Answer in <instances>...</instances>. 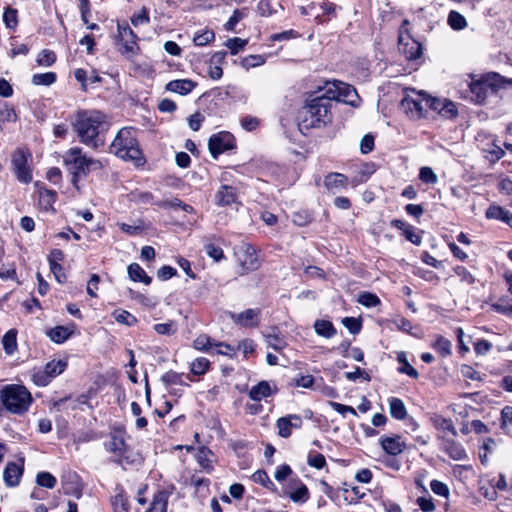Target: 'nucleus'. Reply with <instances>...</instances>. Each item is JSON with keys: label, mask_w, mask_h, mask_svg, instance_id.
<instances>
[{"label": "nucleus", "mask_w": 512, "mask_h": 512, "mask_svg": "<svg viewBox=\"0 0 512 512\" xmlns=\"http://www.w3.org/2000/svg\"><path fill=\"white\" fill-rule=\"evenodd\" d=\"M72 126L84 145L92 149L104 146L103 133L109 128L104 113L97 110L78 111Z\"/></svg>", "instance_id": "nucleus-1"}, {"label": "nucleus", "mask_w": 512, "mask_h": 512, "mask_svg": "<svg viewBox=\"0 0 512 512\" xmlns=\"http://www.w3.org/2000/svg\"><path fill=\"white\" fill-rule=\"evenodd\" d=\"M333 97H335V94L323 92L321 95L306 101L298 114V127L303 135H306L312 128L325 126L330 122Z\"/></svg>", "instance_id": "nucleus-2"}, {"label": "nucleus", "mask_w": 512, "mask_h": 512, "mask_svg": "<svg viewBox=\"0 0 512 512\" xmlns=\"http://www.w3.org/2000/svg\"><path fill=\"white\" fill-rule=\"evenodd\" d=\"M110 152L123 160L133 161L139 165L143 157L138 146L135 129L131 127L120 129L110 145Z\"/></svg>", "instance_id": "nucleus-3"}, {"label": "nucleus", "mask_w": 512, "mask_h": 512, "mask_svg": "<svg viewBox=\"0 0 512 512\" xmlns=\"http://www.w3.org/2000/svg\"><path fill=\"white\" fill-rule=\"evenodd\" d=\"M63 163L72 174V184L77 187L81 176H87L91 170L102 168L99 160L89 158L83 154L80 147H72L63 155Z\"/></svg>", "instance_id": "nucleus-4"}, {"label": "nucleus", "mask_w": 512, "mask_h": 512, "mask_svg": "<svg viewBox=\"0 0 512 512\" xmlns=\"http://www.w3.org/2000/svg\"><path fill=\"white\" fill-rule=\"evenodd\" d=\"M32 402L31 393L22 385L10 384L0 390V403L8 412L21 415Z\"/></svg>", "instance_id": "nucleus-5"}, {"label": "nucleus", "mask_w": 512, "mask_h": 512, "mask_svg": "<svg viewBox=\"0 0 512 512\" xmlns=\"http://www.w3.org/2000/svg\"><path fill=\"white\" fill-rule=\"evenodd\" d=\"M117 32V41L120 45L118 51L126 59L133 60L140 53V47L137 43L138 36L128 24L118 23Z\"/></svg>", "instance_id": "nucleus-6"}, {"label": "nucleus", "mask_w": 512, "mask_h": 512, "mask_svg": "<svg viewBox=\"0 0 512 512\" xmlns=\"http://www.w3.org/2000/svg\"><path fill=\"white\" fill-rule=\"evenodd\" d=\"M500 81H503V78L497 73H492L486 78L472 82L470 91L473 94V100L479 104L484 103L489 94L496 92Z\"/></svg>", "instance_id": "nucleus-7"}, {"label": "nucleus", "mask_w": 512, "mask_h": 512, "mask_svg": "<svg viewBox=\"0 0 512 512\" xmlns=\"http://www.w3.org/2000/svg\"><path fill=\"white\" fill-rule=\"evenodd\" d=\"M237 262L244 271H254L259 268V261L255 249L248 243H241L234 248Z\"/></svg>", "instance_id": "nucleus-8"}, {"label": "nucleus", "mask_w": 512, "mask_h": 512, "mask_svg": "<svg viewBox=\"0 0 512 512\" xmlns=\"http://www.w3.org/2000/svg\"><path fill=\"white\" fill-rule=\"evenodd\" d=\"M30 153L24 149H18L12 155V165L17 179L22 183H30L32 181L31 170L28 166Z\"/></svg>", "instance_id": "nucleus-9"}, {"label": "nucleus", "mask_w": 512, "mask_h": 512, "mask_svg": "<svg viewBox=\"0 0 512 512\" xmlns=\"http://www.w3.org/2000/svg\"><path fill=\"white\" fill-rule=\"evenodd\" d=\"M208 148L212 157L217 159L220 154L235 148L234 136L229 132L213 134L209 138Z\"/></svg>", "instance_id": "nucleus-10"}, {"label": "nucleus", "mask_w": 512, "mask_h": 512, "mask_svg": "<svg viewBox=\"0 0 512 512\" xmlns=\"http://www.w3.org/2000/svg\"><path fill=\"white\" fill-rule=\"evenodd\" d=\"M426 97L427 95L424 93L418 94L417 98L406 96L401 100V109L411 119H419L424 115V112L427 111V106L425 105Z\"/></svg>", "instance_id": "nucleus-11"}, {"label": "nucleus", "mask_w": 512, "mask_h": 512, "mask_svg": "<svg viewBox=\"0 0 512 512\" xmlns=\"http://www.w3.org/2000/svg\"><path fill=\"white\" fill-rule=\"evenodd\" d=\"M324 92H331L335 94V97H333L332 100L343 101L350 104L353 103L352 97L357 96V92L354 87L342 82H328Z\"/></svg>", "instance_id": "nucleus-12"}, {"label": "nucleus", "mask_w": 512, "mask_h": 512, "mask_svg": "<svg viewBox=\"0 0 512 512\" xmlns=\"http://www.w3.org/2000/svg\"><path fill=\"white\" fill-rule=\"evenodd\" d=\"M399 50L408 60H416L423 53L422 44L409 36L405 37L402 32L399 35Z\"/></svg>", "instance_id": "nucleus-13"}, {"label": "nucleus", "mask_w": 512, "mask_h": 512, "mask_svg": "<svg viewBox=\"0 0 512 512\" xmlns=\"http://www.w3.org/2000/svg\"><path fill=\"white\" fill-rule=\"evenodd\" d=\"M104 446L105 449L113 455L115 462H122L127 451V445L121 435L112 434L110 438L104 443Z\"/></svg>", "instance_id": "nucleus-14"}, {"label": "nucleus", "mask_w": 512, "mask_h": 512, "mask_svg": "<svg viewBox=\"0 0 512 512\" xmlns=\"http://www.w3.org/2000/svg\"><path fill=\"white\" fill-rule=\"evenodd\" d=\"M302 426V418L297 414H289L281 417L276 422L278 435L282 438H288L292 434V429H299Z\"/></svg>", "instance_id": "nucleus-15"}, {"label": "nucleus", "mask_w": 512, "mask_h": 512, "mask_svg": "<svg viewBox=\"0 0 512 512\" xmlns=\"http://www.w3.org/2000/svg\"><path fill=\"white\" fill-rule=\"evenodd\" d=\"M284 495L295 503H305L309 499V490L304 483L296 478L284 489Z\"/></svg>", "instance_id": "nucleus-16"}, {"label": "nucleus", "mask_w": 512, "mask_h": 512, "mask_svg": "<svg viewBox=\"0 0 512 512\" xmlns=\"http://www.w3.org/2000/svg\"><path fill=\"white\" fill-rule=\"evenodd\" d=\"M62 487L66 495L76 498L82 495V483L75 472H68L62 477Z\"/></svg>", "instance_id": "nucleus-17"}, {"label": "nucleus", "mask_w": 512, "mask_h": 512, "mask_svg": "<svg viewBox=\"0 0 512 512\" xmlns=\"http://www.w3.org/2000/svg\"><path fill=\"white\" fill-rule=\"evenodd\" d=\"M23 462L17 464L15 462L7 463L3 471V479L8 487H16L19 485L23 475Z\"/></svg>", "instance_id": "nucleus-18"}, {"label": "nucleus", "mask_w": 512, "mask_h": 512, "mask_svg": "<svg viewBox=\"0 0 512 512\" xmlns=\"http://www.w3.org/2000/svg\"><path fill=\"white\" fill-rule=\"evenodd\" d=\"M259 309H247L239 314L231 313V319L244 327H256L259 324Z\"/></svg>", "instance_id": "nucleus-19"}, {"label": "nucleus", "mask_w": 512, "mask_h": 512, "mask_svg": "<svg viewBox=\"0 0 512 512\" xmlns=\"http://www.w3.org/2000/svg\"><path fill=\"white\" fill-rule=\"evenodd\" d=\"M238 196L236 188L230 185H221L215 193L214 201L218 206H228L236 202Z\"/></svg>", "instance_id": "nucleus-20"}, {"label": "nucleus", "mask_w": 512, "mask_h": 512, "mask_svg": "<svg viewBox=\"0 0 512 512\" xmlns=\"http://www.w3.org/2000/svg\"><path fill=\"white\" fill-rule=\"evenodd\" d=\"M380 444L382 449L393 456H396L404 451L406 448L405 442L402 440L401 436H386L380 438Z\"/></svg>", "instance_id": "nucleus-21"}, {"label": "nucleus", "mask_w": 512, "mask_h": 512, "mask_svg": "<svg viewBox=\"0 0 512 512\" xmlns=\"http://www.w3.org/2000/svg\"><path fill=\"white\" fill-rule=\"evenodd\" d=\"M347 185L348 178L341 173L331 172L324 178V186L331 193H336L339 190L346 188Z\"/></svg>", "instance_id": "nucleus-22"}, {"label": "nucleus", "mask_w": 512, "mask_h": 512, "mask_svg": "<svg viewBox=\"0 0 512 512\" xmlns=\"http://www.w3.org/2000/svg\"><path fill=\"white\" fill-rule=\"evenodd\" d=\"M276 392V387L272 389L269 382L263 380L251 387V389L249 390V397L251 400L259 402Z\"/></svg>", "instance_id": "nucleus-23"}, {"label": "nucleus", "mask_w": 512, "mask_h": 512, "mask_svg": "<svg viewBox=\"0 0 512 512\" xmlns=\"http://www.w3.org/2000/svg\"><path fill=\"white\" fill-rule=\"evenodd\" d=\"M443 450L453 459V460H464L467 458V453L464 447L456 442L454 439L444 438L442 442Z\"/></svg>", "instance_id": "nucleus-24"}, {"label": "nucleus", "mask_w": 512, "mask_h": 512, "mask_svg": "<svg viewBox=\"0 0 512 512\" xmlns=\"http://www.w3.org/2000/svg\"><path fill=\"white\" fill-rule=\"evenodd\" d=\"M197 83L190 79L172 80L166 84V90L179 95H187L196 87Z\"/></svg>", "instance_id": "nucleus-25"}, {"label": "nucleus", "mask_w": 512, "mask_h": 512, "mask_svg": "<svg viewBox=\"0 0 512 512\" xmlns=\"http://www.w3.org/2000/svg\"><path fill=\"white\" fill-rule=\"evenodd\" d=\"M485 216L488 219L501 220L502 222L512 227V213L501 206H489L488 209L486 210Z\"/></svg>", "instance_id": "nucleus-26"}, {"label": "nucleus", "mask_w": 512, "mask_h": 512, "mask_svg": "<svg viewBox=\"0 0 512 512\" xmlns=\"http://www.w3.org/2000/svg\"><path fill=\"white\" fill-rule=\"evenodd\" d=\"M169 496L170 493L168 491H158L154 495L151 506L146 512H167Z\"/></svg>", "instance_id": "nucleus-27"}, {"label": "nucleus", "mask_w": 512, "mask_h": 512, "mask_svg": "<svg viewBox=\"0 0 512 512\" xmlns=\"http://www.w3.org/2000/svg\"><path fill=\"white\" fill-rule=\"evenodd\" d=\"M127 272L129 278L134 282H143L149 285L152 281L151 277L146 274L144 269L137 263H132L128 266Z\"/></svg>", "instance_id": "nucleus-28"}, {"label": "nucleus", "mask_w": 512, "mask_h": 512, "mask_svg": "<svg viewBox=\"0 0 512 512\" xmlns=\"http://www.w3.org/2000/svg\"><path fill=\"white\" fill-rule=\"evenodd\" d=\"M389 412L390 415L397 419L403 420L407 418V409L404 402L396 397H392L389 399Z\"/></svg>", "instance_id": "nucleus-29"}, {"label": "nucleus", "mask_w": 512, "mask_h": 512, "mask_svg": "<svg viewBox=\"0 0 512 512\" xmlns=\"http://www.w3.org/2000/svg\"><path fill=\"white\" fill-rule=\"evenodd\" d=\"M314 329L317 335L327 339L332 338L336 334L334 325L328 320H316L314 323Z\"/></svg>", "instance_id": "nucleus-30"}, {"label": "nucleus", "mask_w": 512, "mask_h": 512, "mask_svg": "<svg viewBox=\"0 0 512 512\" xmlns=\"http://www.w3.org/2000/svg\"><path fill=\"white\" fill-rule=\"evenodd\" d=\"M47 336L51 341L61 344L65 342L72 334V331L65 326H56L47 331Z\"/></svg>", "instance_id": "nucleus-31"}, {"label": "nucleus", "mask_w": 512, "mask_h": 512, "mask_svg": "<svg viewBox=\"0 0 512 512\" xmlns=\"http://www.w3.org/2000/svg\"><path fill=\"white\" fill-rule=\"evenodd\" d=\"M16 335V331L11 329L7 331L2 338L3 348L8 355L13 354L17 348Z\"/></svg>", "instance_id": "nucleus-32"}, {"label": "nucleus", "mask_w": 512, "mask_h": 512, "mask_svg": "<svg viewBox=\"0 0 512 512\" xmlns=\"http://www.w3.org/2000/svg\"><path fill=\"white\" fill-rule=\"evenodd\" d=\"M397 360L401 364L398 369L400 373L406 374L413 379H417L419 377V373L409 364L404 352L398 354Z\"/></svg>", "instance_id": "nucleus-33"}, {"label": "nucleus", "mask_w": 512, "mask_h": 512, "mask_svg": "<svg viewBox=\"0 0 512 512\" xmlns=\"http://www.w3.org/2000/svg\"><path fill=\"white\" fill-rule=\"evenodd\" d=\"M252 479L255 483H258L266 489L275 492L276 486L269 478L268 474L264 470H257L253 473Z\"/></svg>", "instance_id": "nucleus-34"}, {"label": "nucleus", "mask_w": 512, "mask_h": 512, "mask_svg": "<svg viewBox=\"0 0 512 512\" xmlns=\"http://www.w3.org/2000/svg\"><path fill=\"white\" fill-rule=\"evenodd\" d=\"M67 367V363L63 360H52L48 362L45 367L44 371L51 377L54 378L58 375H60L65 368Z\"/></svg>", "instance_id": "nucleus-35"}, {"label": "nucleus", "mask_w": 512, "mask_h": 512, "mask_svg": "<svg viewBox=\"0 0 512 512\" xmlns=\"http://www.w3.org/2000/svg\"><path fill=\"white\" fill-rule=\"evenodd\" d=\"M162 382L166 386H172V385H181V386H188L186 382L183 380V374L177 373L175 371H168L161 377Z\"/></svg>", "instance_id": "nucleus-36"}, {"label": "nucleus", "mask_w": 512, "mask_h": 512, "mask_svg": "<svg viewBox=\"0 0 512 512\" xmlns=\"http://www.w3.org/2000/svg\"><path fill=\"white\" fill-rule=\"evenodd\" d=\"M448 24L454 30H462L467 26L465 17L457 11L452 10L448 15Z\"/></svg>", "instance_id": "nucleus-37"}, {"label": "nucleus", "mask_w": 512, "mask_h": 512, "mask_svg": "<svg viewBox=\"0 0 512 512\" xmlns=\"http://www.w3.org/2000/svg\"><path fill=\"white\" fill-rule=\"evenodd\" d=\"M56 78L54 72L37 73L32 76V83L37 86H50L56 81Z\"/></svg>", "instance_id": "nucleus-38"}, {"label": "nucleus", "mask_w": 512, "mask_h": 512, "mask_svg": "<svg viewBox=\"0 0 512 512\" xmlns=\"http://www.w3.org/2000/svg\"><path fill=\"white\" fill-rule=\"evenodd\" d=\"M17 119L14 108L8 103H0V125L6 122H14Z\"/></svg>", "instance_id": "nucleus-39"}, {"label": "nucleus", "mask_w": 512, "mask_h": 512, "mask_svg": "<svg viewBox=\"0 0 512 512\" xmlns=\"http://www.w3.org/2000/svg\"><path fill=\"white\" fill-rule=\"evenodd\" d=\"M36 482L41 487L53 489L57 483V480L49 472H39L36 476Z\"/></svg>", "instance_id": "nucleus-40"}, {"label": "nucleus", "mask_w": 512, "mask_h": 512, "mask_svg": "<svg viewBox=\"0 0 512 512\" xmlns=\"http://www.w3.org/2000/svg\"><path fill=\"white\" fill-rule=\"evenodd\" d=\"M56 61V55L53 51L44 49L42 50L37 58L36 62L39 66L49 67Z\"/></svg>", "instance_id": "nucleus-41"}, {"label": "nucleus", "mask_w": 512, "mask_h": 512, "mask_svg": "<svg viewBox=\"0 0 512 512\" xmlns=\"http://www.w3.org/2000/svg\"><path fill=\"white\" fill-rule=\"evenodd\" d=\"M40 201L44 205L45 209L52 208V205L56 201L57 193L50 189H41L39 191Z\"/></svg>", "instance_id": "nucleus-42"}, {"label": "nucleus", "mask_w": 512, "mask_h": 512, "mask_svg": "<svg viewBox=\"0 0 512 512\" xmlns=\"http://www.w3.org/2000/svg\"><path fill=\"white\" fill-rule=\"evenodd\" d=\"M307 464L315 469H322L326 465V459L323 454L310 451L307 456Z\"/></svg>", "instance_id": "nucleus-43"}, {"label": "nucleus", "mask_w": 512, "mask_h": 512, "mask_svg": "<svg viewBox=\"0 0 512 512\" xmlns=\"http://www.w3.org/2000/svg\"><path fill=\"white\" fill-rule=\"evenodd\" d=\"M358 302L368 308L375 307L380 304L379 297L371 292H362L358 297Z\"/></svg>", "instance_id": "nucleus-44"}, {"label": "nucleus", "mask_w": 512, "mask_h": 512, "mask_svg": "<svg viewBox=\"0 0 512 512\" xmlns=\"http://www.w3.org/2000/svg\"><path fill=\"white\" fill-rule=\"evenodd\" d=\"M113 316L118 323L125 324L127 326H133L137 322V319L126 310H116L114 311Z\"/></svg>", "instance_id": "nucleus-45"}, {"label": "nucleus", "mask_w": 512, "mask_h": 512, "mask_svg": "<svg viewBox=\"0 0 512 512\" xmlns=\"http://www.w3.org/2000/svg\"><path fill=\"white\" fill-rule=\"evenodd\" d=\"M209 365L210 362L208 359L204 357L197 358L191 363V372L194 375H203L208 370Z\"/></svg>", "instance_id": "nucleus-46"}, {"label": "nucleus", "mask_w": 512, "mask_h": 512, "mask_svg": "<svg viewBox=\"0 0 512 512\" xmlns=\"http://www.w3.org/2000/svg\"><path fill=\"white\" fill-rule=\"evenodd\" d=\"M266 342L269 347L277 351L286 346L284 339L276 333V329H273V333L266 335Z\"/></svg>", "instance_id": "nucleus-47"}, {"label": "nucleus", "mask_w": 512, "mask_h": 512, "mask_svg": "<svg viewBox=\"0 0 512 512\" xmlns=\"http://www.w3.org/2000/svg\"><path fill=\"white\" fill-rule=\"evenodd\" d=\"M434 424L437 429L450 432L453 437L457 436V431H456L451 419H446L444 417H437L434 421Z\"/></svg>", "instance_id": "nucleus-48"}, {"label": "nucleus", "mask_w": 512, "mask_h": 512, "mask_svg": "<svg viewBox=\"0 0 512 512\" xmlns=\"http://www.w3.org/2000/svg\"><path fill=\"white\" fill-rule=\"evenodd\" d=\"M433 348L439 352L442 356H447L451 354V342L439 336L433 344Z\"/></svg>", "instance_id": "nucleus-49"}, {"label": "nucleus", "mask_w": 512, "mask_h": 512, "mask_svg": "<svg viewBox=\"0 0 512 512\" xmlns=\"http://www.w3.org/2000/svg\"><path fill=\"white\" fill-rule=\"evenodd\" d=\"M248 43V40L241 39L238 37L230 38L225 42L226 47L230 50L232 55H236L239 51H241L246 44Z\"/></svg>", "instance_id": "nucleus-50"}, {"label": "nucleus", "mask_w": 512, "mask_h": 512, "mask_svg": "<svg viewBox=\"0 0 512 512\" xmlns=\"http://www.w3.org/2000/svg\"><path fill=\"white\" fill-rule=\"evenodd\" d=\"M3 21L7 28L14 29L17 24V10L7 7L3 13Z\"/></svg>", "instance_id": "nucleus-51"}, {"label": "nucleus", "mask_w": 512, "mask_h": 512, "mask_svg": "<svg viewBox=\"0 0 512 512\" xmlns=\"http://www.w3.org/2000/svg\"><path fill=\"white\" fill-rule=\"evenodd\" d=\"M247 15L246 9H235L229 20L225 23L224 27L227 31L234 30L236 24Z\"/></svg>", "instance_id": "nucleus-52"}, {"label": "nucleus", "mask_w": 512, "mask_h": 512, "mask_svg": "<svg viewBox=\"0 0 512 512\" xmlns=\"http://www.w3.org/2000/svg\"><path fill=\"white\" fill-rule=\"evenodd\" d=\"M342 324L349 330L351 334H358L361 331V321L354 317H345L342 319Z\"/></svg>", "instance_id": "nucleus-53"}, {"label": "nucleus", "mask_w": 512, "mask_h": 512, "mask_svg": "<svg viewBox=\"0 0 512 512\" xmlns=\"http://www.w3.org/2000/svg\"><path fill=\"white\" fill-rule=\"evenodd\" d=\"M439 115L447 119L455 118L458 115L456 105L446 98L443 104V110H441Z\"/></svg>", "instance_id": "nucleus-54"}, {"label": "nucleus", "mask_w": 512, "mask_h": 512, "mask_svg": "<svg viewBox=\"0 0 512 512\" xmlns=\"http://www.w3.org/2000/svg\"><path fill=\"white\" fill-rule=\"evenodd\" d=\"M114 512H128L127 499L122 493H118L112 498Z\"/></svg>", "instance_id": "nucleus-55"}, {"label": "nucleus", "mask_w": 512, "mask_h": 512, "mask_svg": "<svg viewBox=\"0 0 512 512\" xmlns=\"http://www.w3.org/2000/svg\"><path fill=\"white\" fill-rule=\"evenodd\" d=\"M215 34L212 30H205L204 32L194 36V43L196 46H204L214 40Z\"/></svg>", "instance_id": "nucleus-56"}, {"label": "nucleus", "mask_w": 512, "mask_h": 512, "mask_svg": "<svg viewBox=\"0 0 512 512\" xmlns=\"http://www.w3.org/2000/svg\"><path fill=\"white\" fill-rule=\"evenodd\" d=\"M419 178L428 184H435L438 181L437 175L430 167H422L419 172Z\"/></svg>", "instance_id": "nucleus-57"}, {"label": "nucleus", "mask_w": 512, "mask_h": 512, "mask_svg": "<svg viewBox=\"0 0 512 512\" xmlns=\"http://www.w3.org/2000/svg\"><path fill=\"white\" fill-rule=\"evenodd\" d=\"M430 488L434 494L448 498L449 496V488L448 486L438 480H432L430 483Z\"/></svg>", "instance_id": "nucleus-58"}, {"label": "nucleus", "mask_w": 512, "mask_h": 512, "mask_svg": "<svg viewBox=\"0 0 512 512\" xmlns=\"http://www.w3.org/2000/svg\"><path fill=\"white\" fill-rule=\"evenodd\" d=\"M313 383L314 377L312 375H302L294 378L291 382V385L295 387L311 388Z\"/></svg>", "instance_id": "nucleus-59"}, {"label": "nucleus", "mask_w": 512, "mask_h": 512, "mask_svg": "<svg viewBox=\"0 0 512 512\" xmlns=\"http://www.w3.org/2000/svg\"><path fill=\"white\" fill-rule=\"evenodd\" d=\"M455 273L460 277L461 281L467 285H472L475 282L474 276L464 266H457Z\"/></svg>", "instance_id": "nucleus-60"}, {"label": "nucleus", "mask_w": 512, "mask_h": 512, "mask_svg": "<svg viewBox=\"0 0 512 512\" xmlns=\"http://www.w3.org/2000/svg\"><path fill=\"white\" fill-rule=\"evenodd\" d=\"M500 426L503 430L512 426V406H505L502 409Z\"/></svg>", "instance_id": "nucleus-61"}, {"label": "nucleus", "mask_w": 512, "mask_h": 512, "mask_svg": "<svg viewBox=\"0 0 512 512\" xmlns=\"http://www.w3.org/2000/svg\"><path fill=\"white\" fill-rule=\"evenodd\" d=\"M446 98H434L427 96L425 100V105L427 109L430 108L436 111L438 114L443 110V104Z\"/></svg>", "instance_id": "nucleus-62"}, {"label": "nucleus", "mask_w": 512, "mask_h": 512, "mask_svg": "<svg viewBox=\"0 0 512 512\" xmlns=\"http://www.w3.org/2000/svg\"><path fill=\"white\" fill-rule=\"evenodd\" d=\"M149 21H150V18L148 15V11L145 7L142 8L140 13L133 15L131 18V23L134 26L147 24V23H149Z\"/></svg>", "instance_id": "nucleus-63"}, {"label": "nucleus", "mask_w": 512, "mask_h": 512, "mask_svg": "<svg viewBox=\"0 0 512 512\" xmlns=\"http://www.w3.org/2000/svg\"><path fill=\"white\" fill-rule=\"evenodd\" d=\"M205 251L207 255L213 258L215 261H220L224 257L223 250L215 246L214 244H208L205 246Z\"/></svg>", "instance_id": "nucleus-64"}]
</instances>
